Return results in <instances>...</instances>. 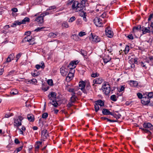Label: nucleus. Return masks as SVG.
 Segmentation results:
<instances>
[{"label":"nucleus","instance_id":"9","mask_svg":"<svg viewBox=\"0 0 153 153\" xmlns=\"http://www.w3.org/2000/svg\"><path fill=\"white\" fill-rule=\"evenodd\" d=\"M35 21L39 22L38 24L40 26V25L43 23L44 22L43 17L41 16V14L40 16H38L36 17L35 20Z\"/></svg>","mask_w":153,"mask_h":153},{"label":"nucleus","instance_id":"46","mask_svg":"<svg viewBox=\"0 0 153 153\" xmlns=\"http://www.w3.org/2000/svg\"><path fill=\"white\" fill-rule=\"evenodd\" d=\"M74 63L73 62V61H71L69 64L67 66V68H68L70 67L71 66V68H73L75 65H74Z\"/></svg>","mask_w":153,"mask_h":153},{"label":"nucleus","instance_id":"22","mask_svg":"<svg viewBox=\"0 0 153 153\" xmlns=\"http://www.w3.org/2000/svg\"><path fill=\"white\" fill-rule=\"evenodd\" d=\"M32 36H30V35H28V36H27L25 37V38L22 40V42H29V40L30 39H31Z\"/></svg>","mask_w":153,"mask_h":153},{"label":"nucleus","instance_id":"42","mask_svg":"<svg viewBox=\"0 0 153 153\" xmlns=\"http://www.w3.org/2000/svg\"><path fill=\"white\" fill-rule=\"evenodd\" d=\"M48 116V114L47 113H44L42 115V118L44 119H46Z\"/></svg>","mask_w":153,"mask_h":153},{"label":"nucleus","instance_id":"10","mask_svg":"<svg viewBox=\"0 0 153 153\" xmlns=\"http://www.w3.org/2000/svg\"><path fill=\"white\" fill-rule=\"evenodd\" d=\"M60 71L62 75L63 76H65L68 73V69L62 67L60 68Z\"/></svg>","mask_w":153,"mask_h":153},{"label":"nucleus","instance_id":"40","mask_svg":"<svg viewBox=\"0 0 153 153\" xmlns=\"http://www.w3.org/2000/svg\"><path fill=\"white\" fill-rule=\"evenodd\" d=\"M99 74L96 72V73H93L91 75V76L92 77L95 78L99 76Z\"/></svg>","mask_w":153,"mask_h":153},{"label":"nucleus","instance_id":"28","mask_svg":"<svg viewBox=\"0 0 153 153\" xmlns=\"http://www.w3.org/2000/svg\"><path fill=\"white\" fill-rule=\"evenodd\" d=\"M110 99L114 102L117 101V97L115 95H111L110 97Z\"/></svg>","mask_w":153,"mask_h":153},{"label":"nucleus","instance_id":"11","mask_svg":"<svg viewBox=\"0 0 153 153\" xmlns=\"http://www.w3.org/2000/svg\"><path fill=\"white\" fill-rule=\"evenodd\" d=\"M142 29L141 30V31L143 32L142 34H141V36L142 35L145 34L146 33H149L151 32V31L147 27H145L143 26L142 27Z\"/></svg>","mask_w":153,"mask_h":153},{"label":"nucleus","instance_id":"52","mask_svg":"<svg viewBox=\"0 0 153 153\" xmlns=\"http://www.w3.org/2000/svg\"><path fill=\"white\" fill-rule=\"evenodd\" d=\"M86 34L85 32L81 31L79 33V36L80 37H82Z\"/></svg>","mask_w":153,"mask_h":153},{"label":"nucleus","instance_id":"56","mask_svg":"<svg viewBox=\"0 0 153 153\" xmlns=\"http://www.w3.org/2000/svg\"><path fill=\"white\" fill-rule=\"evenodd\" d=\"M23 147V146H22L19 147L17 148L16 150L17 151V152H19L22 149Z\"/></svg>","mask_w":153,"mask_h":153},{"label":"nucleus","instance_id":"12","mask_svg":"<svg viewBox=\"0 0 153 153\" xmlns=\"http://www.w3.org/2000/svg\"><path fill=\"white\" fill-rule=\"evenodd\" d=\"M47 130H44L42 131V136H43V138L44 139H46L49 136V134L47 133Z\"/></svg>","mask_w":153,"mask_h":153},{"label":"nucleus","instance_id":"45","mask_svg":"<svg viewBox=\"0 0 153 153\" xmlns=\"http://www.w3.org/2000/svg\"><path fill=\"white\" fill-rule=\"evenodd\" d=\"M44 28V27H38L34 31L37 32H39L41 31H42V30Z\"/></svg>","mask_w":153,"mask_h":153},{"label":"nucleus","instance_id":"59","mask_svg":"<svg viewBox=\"0 0 153 153\" xmlns=\"http://www.w3.org/2000/svg\"><path fill=\"white\" fill-rule=\"evenodd\" d=\"M110 59L108 60V59H107L106 58H103V62L105 63V64L107 63V62H109L110 61Z\"/></svg>","mask_w":153,"mask_h":153},{"label":"nucleus","instance_id":"55","mask_svg":"<svg viewBox=\"0 0 153 153\" xmlns=\"http://www.w3.org/2000/svg\"><path fill=\"white\" fill-rule=\"evenodd\" d=\"M10 93L11 94L16 95L18 93V92L16 91H11Z\"/></svg>","mask_w":153,"mask_h":153},{"label":"nucleus","instance_id":"8","mask_svg":"<svg viewBox=\"0 0 153 153\" xmlns=\"http://www.w3.org/2000/svg\"><path fill=\"white\" fill-rule=\"evenodd\" d=\"M104 79L101 77L96 78L93 80L94 84H93V85H94L95 84H100L104 82Z\"/></svg>","mask_w":153,"mask_h":153},{"label":"nucleus","instance_id":"37","mask_svg":"<svg viewBox=\"0 0 153 153\" xmlns=\"http://www.w3.org/2000/svg\"><path fill=\"white\" fill-rule=\"evenodd\" d=\"M129 46L128 45L126 46V47L125 48V51H124L125 53V54H127L128 53L129 50Z\"/></svg>","mask_w":153,"mask_h":153},{"label":"nucleus","instance_id":"39","mask_svg":"<svg viewBox=\"0 0 153 153\" xmlns=\"http://www.w3.org/2000/svg\"><path fill=\"white\" fill-rule=\"evenodd\" d=\"M125 36L126 37H127L129 39H130L131 40H133L134 39V38L133 37V36L132 35V34H130L127 36L126 34H125Z\"/></svg>","mask_w":153,"mask_h":153},{"label":"nucleus","instance_id":"31","mask_svg":"<svg viewBox=\"0 0 153 153\" xmlns=\"http://www.w3.org/2000/svg\"><path fill=\"white\" fill-rule=\"evenodd\" d=\"M71 38L75 41H77L79 39V37L76 34L73 35L71 36Z\"/></svg>","mask_w":153,"mask_h":153},{"label":"nucleus","instance_id":"57","mask_svg":"<svg viewBox=\"0 0 153 153\" xmlns=\"http://www.w3.org/2000/svg\"><path fill=\"white\" fill-rule=\"evenodd\" d=\"M74 0H68L67 4L68 5H71Z\"/></svg>","mask_w":153,"mask_h":153},{"label":"nucleus","instance_id":"49","mask_svg":"<svg viewBox=\"0 0 153 153\" xmlns=\"http://www.w3.org/2000/svg\"><path fill=\"white\" fill-rule=\"evenodd\" d=\"M44 66V65L42 66H41L40 65L37 64L36 65V68L38 70L40 69V68H41L42 69H43V67Z\"/></svg>","mask_w":153,"mask_h":153},{"label":"nucleus","instance_id":"48","mask_svg":"<svg viewBox=\"0 0 153 153\" xmlns=\"http://www.w3.org/2000/svg\"><path fill=\"white\" fill-rule=\"evenodd\" d=\"M76 18L74 16H73L71 17L68 20V22H72L74 21L75 20Z\"/></svg>","mask_w":153,"mask_h":153},{"label":"nucleus","instance_id":"26","mask_svg":"<svg viewBox=\"0 0 153 153\" xmlns=\"http://www.w3.org/2000/svg\"><path fill=\"white\" fill-rule=\"evenodd\" d=\"M112 115H111L113 116L117 120L120 118L121 117V114H117L112 112Z\"/></svg>","mask_w":153,"mask_h":153},{"label":"nucleus","instance_id":"23","mask_svg":"<svg viewBox=\"0 0 153 153\" xmlns=\"http://www.w3.org/2000/svg\"><path fill=\"white\" fill-rule=\"evenodd\" d=\"M95 102L100 106H103L104 105V102L101 100H98L95 101Z\"/></svg>","mask_w":153,"mask_h":153},{"label":"nucleus","instance_id":"53","mask_svg":"<svg viewBox=\"0 0 153 153\" xmlns=\"http://www.w3.org/2000/svg\"><path fill=\"white\" fill-rule=\"evenodd\" d=\"M49 13L48 12H45L44 13L41 14V16H42L43 17L45 16L48 15Z\"/></svg>","mask_w":153,"mask_h":153},{"label":"nucleus","instance_id":"32","mask_svg":"<svg viewBox=\"0 0 153 153\" xmlns=\"http://www.w3.org/2000/svg\"><path fill=\"white\" fill-rule=\"evenodd\" d=\"M29 45H33L35 44L36 43L35 42V39L34 38H33L32 37L29 42Z\"/></svg>","mask_w":153,"mask_h":153},{"label":"nucleus","instance_id":"13","mask_svg":"<svg viewBox=\"0 0 153 153\" xmlns=\"http://www.w3.org/2000/svg\"><path fill=\"white\" fill-rule=\"evenodd\" d=\"M102 113L103 115H112L111 112L108 109L105 108L102 109Z\"/></svg>","mask_w":153,"mask_h":153},{"label":"nucleus","instance_id":"33","mask_svg":"<svg viewBox=\"0 0 153 153\" xmlns=\"http://www.w3.org/2000/svg\"><path fill=\"white\" fill-rule=\"evenodd\" d=\"M79 15L80 16L82 17L84 16H86V13L84 12V10L80 11L79 13Z\"/></svg>","mask_w":153,"mask_h":153},{"label":"nucleus","instance_id":"4","mask_svg":"<svg viewBox=\"0 0 153 153\" xmlns=\"http://www.w3.org/2000/svg\"><path fill=\"white\" fill-rule=\"evenodd\" d=\"M94 24L97 26L101 27L102 26V20L98 17H96L94 19Z\"/></svg>","mask_w":153,"mask_h":153},{"label":"nucleus","instance_id":"54","mask_svg":"<svg viewBox=\"0 0 153 153\" xmlns=\"http://www.w3.org/2000/svg\"><path fill=\"white\" fill-rule=\"evenodd\" d=\"M90 88H91V86H90L89 83L88 84L86 85L85 87L86 90L87 91H89L90 89Z\"/></svg>","mask_w":153,"mask_h":153},{"label":"nucleus","instance_id":"34","mask_svg":"<svg viewBox=\"0 0 153 153\" xmlns=\"http://www.w3.org/2000/svg\"><path fill=\"white\" fill-rule=\"evenodd\" d=\"M76 66H75L73 68L69 67L70 70L69 71V73H70L74 74L75 71L74 69L76 68Z\"/></svg>","mask_w":153,"mask_h":153},{"label":"nucleus","instance_id":"17","mask_svg":"<svg viewBox=\"0 0 153 153\" xmlns=\"http://www.w3.org/2000/svg\"><path fill=\"white\" fill-rule=\"evenodd\" d=\"M14 58V55L13 53H12L9 55L6 60L7 62H10L12 60H13Z\"/></svg>","mask_w":153,"mask_h":153},{"label":"nucleus","instance_id":"7","mask_svg":"<svg viewBox=\"0 0 153 153\" xmlns=\"http://www.w3.org/2000/svg\"><path fill=\"white\" fill-rule=\"evenodd\" d=\"M143 127L145 128L150 130H153V126L149 123H144L143 124Z\"/></svg>","mask_w":153,"mask_h":153},{"label":"nucleus","instance_id":"51","mask_svg":"<svg viewBox=\"0 0 153 153\" xmlns=\"http://www.w3.org/2000/svg\"><path fill=\"white\" fill-rule=\"evenodd\" d=\"M145 62L144 63L143 62H141L140 63V65L143 67L145 69H146L147 67L146 66V65L144 64Z\"/></svg>","mask_w":153,"mask_h":153},{"label":"nucleus","instance_id":"6","mask_svg":"<svg viewBox=\"0 0 153 153\" xmlns=\"http://www.w3.org/2000/svg\"><path fill=\"white\" fill-rule=\"evenodd\" d=\"M105 32L106 35L108 37L111 38L114 35L113 32L111 30L109 27H108L105 29Z\"/></svg>","mask_w":153,"mask_h":153},{"label":"nucleus","instance_id":"58","mask_svg":"<svg viewBox=\"0 0 153 153\" xmlns=\"http://www.w3.org/2000/svg\"><path fill=\"white\" fill-rule=\"evenodd\" d=\"M14 142L16 144H19L20 143V142L19 140L17 138H15L14 140Z\"/></svg>","mask_w":153,"mask_h":153},{"label":"nucleus","instance_id":"3","mask_svg":"<svg viewBox=\"0 0 153 153\" xmlns=\"http://www.w3.org/2000/svg\"><path fill=\"white\" fill-rule=\"evenodd\" d=\"M143 97L141 100V103L145 106H148L150 102V99L147 96H146L145 93H143Z\"/></svg>","mask_w":153,"mask_h":153},{"label":"nucleus","instance_id":"62","mask_svg":"<svg viewBox=\"0 0 153 153\" xmlns=\"http://www.w3.org/2000/svg\"><path fill=\"white\" fill-rule=\"evenodd\" d=\"M15 22L16 23V25H21L22 24H23L22 22H19L18 21H15Z\"/></svg>","mask_w":153,"mask_h":153},{"label":"nucleus","instance_id":"24","mask_svg":"<svg viewBox=\"0 0 153 153\" xmlns=\"http://www.w3.org/2000/svg\"><path fill=\"white\" fill-rule=\"evenodd\" d=\"M85 82L83 81H80L79 82V88H84L85 87Z\"/></svg>","mask_w":153,"mask_h":153},{"label":"nucleus","instance_id":"2","mask_svg":"<svg viewBox=\"0 0 153 153\" xmlns=\"http://www.w3.org/2000/svg\"><path fill=\"white\" fill-rule=\"evenodd\" d=\"M87 1V0H82L79 2L78 1L77 11H80L83 10H85V4Z\"/></svg>","mask_w":153,"mask_h":153},{"label":"nucleus","instance_id":"47","mask_svg":"<svg viewBox=\"0 0 153 153\" xmlns=\"http://www.w3.org/2000/svg\"><path fill=\"white\" fill-rule=\"evenodd\" d=\"M106 49L109 53H111L113 50L112 47L111 46L108 47L106 48Z\"/></svg>","mask_w":153,"mask_h":153},{"label":"nucleus","instance_id":"21","mask_svg":"<svg viewBox=\"0 0 153 153\" xmlns=\"http://www.w3.org/2000/svg\"><path fill=\"white\" fill-rule=\"evenodd\" d=\"M73 4L72 6V8L73 10L76 9L77 10V4L78 3V1H75L73 2Z\"/></svg>","mask_w":153,"mask_h":153},{"label":"nucleus","instance_id":"36","mask_svg":"<svg viewBox=\"0 0 153 153\" xmlns=\"http://www.w3.org/2000/svg\"><path fill=\"white\" fill-rule=\"evenodd\" d=\"M62 27L66 28L69 27V26L67 22H64L62 24Z\"/></svg>","mask_w":153,"mask_h":153},{"label":"nucleus","instance_id":"15","mask_svg":"<svg viewBox=\"0 0 153 153\" xmlns=\"http://www.w3.org/2000/svg\"><path fill=\"white\" fill-rule=\"evenodd\" d=\"M139 127V128L140 129H141L142 131H144L145 133H148L149 135H151L152 134V132L149 131L148 129H145V128L143 127V128L141 126H138Z\"/></svg>","mask_w":153,"mask_h":153},{"label":"nucleus","instance_id":"38","mask_svg":"<svg viewBox=\"0 0 153 153\" xmlns=\"http://www.w3.org/2000/svg\"><path fill=\"white\" fill-rule=\"evenodd\" d=\"M130 82H132L133 86L134 87H137L138 85V82L137 81L131 80Z\"/></svg>","mask_w":153,"mask_h":153},{"label":"nucleus","instance_id":"19","mask_svg":"<svg viewBox=\"0 0 153 153\" xmlns=\"http://www.w3.org/2000/svg\"><path fill=\"white\" fill-rule=\"evenodd\" d=\"M13 125L15 126H16L17 128L21 125H22V123L21 122L19 121L18 120H15Z\"/></svg>","mask_w":153,"mask_h":153},{"label":"nucleus","instance_id":"50","mask_svg":"<svg viewBox=\"0 0 153 153\" xmlns=\"http://www.w3.org/2000/svg\"><path fill=\"white\" fill-rule=\"evenodd\" d=\"M148 59L150 60V62L153 64V56H150L148 57Z\"/></svg>","mask_w":153,"mask_h":153},{"label":"nucleus","instance_id":"18","mask_svg":"<svg viewBox=\"0 0 153 153\" xmlns=\"http://www.w3.org/2000/svg\"><path fill=\"white\" fill-rule=\"evenodd\" d=\"M141 28L142 27L140 25H138L137 27L134 26L133 27L132 31V32L133 33H134L135 30L140 31L141 30Z\"/></svg>","mask_w":153,"mask_h":153},{"label":"nucleus","instance_id":"60","mask_svg":"<svg viewBox=\"0 0 153 153\" xmlns=\"http://www.w3.org/2000/svg\"><path fill=\"white\" fill-rule=\"evenodd\" d=\"M82 50V52H83V56H87V51L84 50Z\"/></svg>","mask_w":153,"mask_h":153},{"label":"nucleus","instance_id":"16","mask_svg":"<svg viewBox=\"0 0 153 153\" xmlns=\"http://www.w3.org/2000/svg\"><path fill=\"white\" fill-rule=\"evenodd\" d=\"M28 120L30 122H33L35 120L34 117L32 114H28L27 116Z\"/></svg>","mask_w":153,"mask_h":153},{"label":"nucleus","instance_id":"5","mask_svg":"<svg viewBox=\"0 0 153 153\" xmlns=\"http://www.w3.org/2000/svg\"><path fill=\"white\" fill-rule=\"evenodd\" d=\"M89 38L90 40L97 42H100V38L98 36L93 35L92 33H91V36H90Z\"/></svg>","mask_w":153,"mask_h":153},{"label":"nucleus","instance_id":"64","mask_svg":"<svg viewBox=\"0 0 153 153\" xmlns=\"http://www.w3.org/2000/svg\"><path fill=\"white\" fill-rule=\"evenodd\" d=\"M56 8V7L54 6H52L48 8L47 9V10H51L52 9H54Z\"/></svg>","mask_w":153,"mask_h":153},{"label":"nucleus","instance_id":"41","mask_svg":"<svg viewBox=\"0 0 153 153\" xmlns=\"http://www.w3.org/2000/svg\"><path fill=\"white\" fill-rule=\"evenodd\" d=\"M48 84L50 86H53V81L52 79H49L47 81Z\"/></svg>","mask_w":153,"mask_h":153},{"label":"nucleus","instance_id":"35","mask_svg":"<svg viewBox=\"0 0 153 153\" xmlns=\"http://www.w3.org/2000/svg\"><path fill=\"white\" fill-rule=\"evenodd\" d=\"M77 98V97H71L70 101L71 103H74L76 101V99Z\"/></svg>","mask_w":153,"mask_h":153},{"label":"nucleus","instance_id":"20","mask_svg":"<svg viewBox=\"0 0 153 153\" xmlns=\"http://www.w3.org/2000/svg\"><path fill=\"white\" fill-rule=\"evenodd\" d=\"M58 35V33L56 32V33H54L53 32H50L49 33L48 36L49 37H52L53 38H56V36Z\"/></svg>","mask_w":153,"mask_h":153},{"label":"nucleus","instance_id":"25","mask_svg":"<svg viewBox=\"0 0 153 153\" xmlns=\"http://www.w3.org/2000/svg\"><path fill=\"white\" fill-rule=\"evenodd\" d=\"M145 94H146V96H147L149 98H153V92H145Z\"/></svg>","mask_w":153,"mask_h":153},{"label":"nucleus","instance_id":"30","mask_svg":"<svg viewBox=\"0 0 153 153\" xmlns=\"http://www.w3.org/2000/svg\"><path fill=\"white\" fill-rule=\"evenodd\" d=\"M30 20V19L29 18L27 17H26L23 20H22V22L23 24H25L26 22H29Z\"/></svg>","mask_w":153,"mask_h":153},{"label":"nucleus","instance_id":"43","mask_svg":"<svg viewBox=\"0 0 153 153\" xmlns=\"http://www.w3.org/2000/svg\"><path fill=\"white\" fill-rule=\"evenodd\" d=\"M137 96L138 97V98L141 99H142L143 97V94H142L141 93H137Z\"/></svg>","mask_w":153,"mask_h":153},{"label":"nucleus","instance_id":"27","mask_svg":"<svg viewBox=\"0 0 153 153\" xmlns=\"http://www.w3.org/2000/svg\"><path fill=\"white\" fill-rule=\"evenodd\" d=\"M49 94L50 95L51 97L53 98V99H56L57 95L56 93L54 92H51Z\"/></svg>","mask_w":153,"mask_h":153},{"label":"nucleus","instance_id":"29","mask_svg":"<svg viewBox=\"0 0 153 153\" xmlns=\"http://www.w3.org/2000/svg\"><path fill=\"white\" fill-rule=\"evenodd\" d=\"M49 87L48 86H45L44 84H42V90L44 91H47Z\"/></svg>","mask_w":153,"mask_h":153},{"label":"nucleus","instance_id":"44","mask_svg":"<svg viewBox=\"0 0 153 153\" xmlns=\"http://www.w3.org/2000/svg\"><path fill=\"white\" fill-rule=\"evenodd\" d=\"M94 108H95V111L96 112H97L98 111V110H99V105H98L96 102L94 105Z\"/></svg>","mask_w":153,"mask_h":153},{"label":"nucleus","instance_id":"61","mask_svg":"<svg viewBox=\"0 0 153 153\" xmlns=\"http://www.w3.org/2000/svg\"><path fill=\"white\" fill-rule=\"evenodd\" d=\"M39 74L38 73H37V74H36V73H35L34 72L33 73V72L31 73V75L33 77L37 76L38 75H39Z\"/></svg>","mask_w":153,"mask_h":153},{"label":"nucleus","instance_id":"63","mask_svg":"<svg viewBox=\"0 0 153 153\" xmlns=\"http://www.w3.org/2000/svg\"><path fill=\"white\" fill-rule=\"evenodd\" d=\"M145 60H146V61L145 62H146L148 63H149L150 62V60L148 59V57H146Z\"/></svg>","mask_w":153,"mask_h":153},{"label":"nucleus","instance_id":"1","mask_svg":"<svg viewBox=\"0 0 153 153\" xmlns=\"http://www.w3.org/2000/svg\"><path fill=\"white\" fill-rule=\"evenodd\" d=\"M111 89L110 85L108 82H104L103 83L102 89L106 95L109 94L111 91Z\"/></svg>","mask_w":153,"mask_h":153},{"label":"nucleus","instance_id":"14","mask_svg":"<svg viewBox=\"0 0 153 153\" xmlns=\"http://www.w3.org/2000/svg\"><path fill=\"white\" fill-rule=\"evenodd\" d=\"M58 101L56 100V99H53L52 102H50L49 103L55 107H57L59 105V104L58 103Z\"/></svg>","mask_w":153,"mask_h":153}]
</instances>
